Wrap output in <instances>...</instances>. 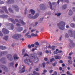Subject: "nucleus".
I'll list each match as a JSON object with an SVG mask.
<instances>
[{
    "mask_svg": "<svg viewBox=\"0 0 75 75\" xmlns=\"http://www.w3.org/2000/svg\"><path fill=\"white\" fill-rule=\"evenodd\" d=\"M36 53H34L33 54H30L29 55V57L30 59H29V62L31 64H33V62H32V61L34 62L35 63H37L38 62V59L37 57H35V55H36Z\"/></svg>",
    "mask_w": 75,
    "mask_h": 75,
    "instance_id": "obj_1",
    "label": "nucleus"
},
{
    "mask_svg": "<svg viewBox=\"0 0 75 75\" xmlns=\"http://www.w3.org/2000/svg\"><path fill=\"white\" fill-rule=\"evenodd\" d=\"M65 23L63 21L61 22L59 24V27L61 30H64L65 29Z\"/></svg>",
    "mask_w": 75,
    "mask_h": 75,
    "instance_id": "obj_2",
    "label": "nucleus"
},
{
    "mask_svg": "<svg viewBox=\"0 0 75 75\" xmlns=\"http://www.w3.org/2000/svg\"><path fill=\"white\" fill-rule=\"evenodd\" d=\"M21 34L18 35L17 34H16L12 36V38H14L15 39H17V40H19L21 38Z\"/></svg>",
    "mask_w": 75,
    "mask_h": 75,
    "instance_id": "obj_3",
    "label": "nucleus"
},
{
    "mask_svg": "<svg viewBox=\"0 0 75 75\" xmlns=\"http://www.w3.org/2000/svg\"><path fill=\"white\" fill-rule=\"evenodd\" d=\"M39 16V13H36L34 16H32L30 18L32 19H36Z\"/></svg>",
    "mask_w": 75,
    "mask_h": 75,
    "instance_id": "obj_4",
    "label": "nucleus"
},
{
    "mask_svg": "<svg viewBox=\"0 0 75 75\" xmlns=\"http://www.w3.org/2000/svg\"><path fill=\"white\" fill-rule=\"evenodd\" d=\"M2 32L4 34H7L9 33V32L7 29L4 28L2 29Z\"/></svg>",
    "mask_w": 75,
    "mask_h": 75,
    "instance_id": "obj_5",
    "label": "nucleus"
},
{
    "mask_svg": "<svg viewBox=\"0 0 75 75\" xmlns=\"http://www.w3.org/2000/svg\"><path fill=\"white\" fill-rule=\"evenodd\" d=\"M7 57L9 61H12L13 60V57L11 54H8L7 56Z\"/></svg>",
    "mask_w": 75,
    "mask_h": 75,
    "instance_id": "obj_6",
    "label": "nucleus"
},
{
    "mask_svg": "<svg viewBox=\"0 0 75 75\" xmlns=\"http://www.w3.org/2000/svg\"><path fill=\"white\" fill-rule=\"evenodd\" d=\"M40 7L41 10H44V9H45V6L44 4H40Z\"/></svg>",
    "mask_w": 75,
    "mask_h": 75,
    "instance_id": "obj_7",
    "label": "nucleus"
},
{
    "mask_svg": "<svg viewBox=\"0 0 75 75\" xmlns=\"http://www.w3.org/2000/svg\"><path fill=\"white\" fill-rule=\"evenodd\" d=\"M24 62L25 64L28 65H30V64L29 63V61L27 59H24Z\"/></svg>",
    "mask_w": 75,
    "mask_h": 75,
    "instance_id": "obj_8",
    "label": "nucleus"
},
{
    "mask_svg": "<svg viewBox=\"0 0 75 75\" xmlns=\"http://www.w3.org/2000/svg\"><path fill=\"white\" fill-rule=\"evenodd\" d=\"M68 33L70 37H72L74 35V34H73V33H72V31L71 30H69Z\"/></svg>",
    "mask_w": 75,
    "mask_h": 75,
    "instance_id": "obj_9",
    "label": "nucleus"
},
{
    "mask_svg": "<svg viewBox=\"0 0 75 75\" xmlns=\"http://www.w3.org/2000/svg\"><path fill=\"white\" fill-rule=\"evenodd\" d=\"M25 66H23L21 70L20 71V72L21 73H22V72H25Z\"/></svg>",
    "mask_w": 75,
    "mask_h": 75,
    "instance_id": "obj_10",
    "label": "nucleus"
},
{
    "mask_svg": "<svg viewBox=\"0 0 75 75\" xmlns=\"http://www.w3.org/2000/svg\"><path fill=\"white\" fill-rule=\"evenodd\" d=\"M29 12H31L32 16H34V14H35V11L33 9H30L29 11Z\"/></svg>",
    "mask_w": 75,
    "mask_h": 75,
    "instance_id": "obj_11",
    "label": "nucleus"
},
{
    "mask_svg": "<svg viewBox=\"0 0 75 75\" xmlns=\"http://www.w3.org/2000/svg\"><path fill=\"white\" fill-rule=\"evenodd\" d=\"M54 57H55V59H60L61 58V57L57 55L54 56Z\"/></svg>",
    "mask_w": 75,
    "mask_h": 75,
    "instance_id": "obj_12",
    "label": "nucleus"
},
{
    "mask_svg": "<svg viewBox=\"0 0 75 75\" xmlns=\"http://www.w3.org/2000/svg\"><path fill=\"white\" fill-rule=\"evenodd\" d=\"M7 51L2 52L1 53H0V57H1V56L4 54H7Z\"/></svg>",
    "mask_w": 75,
    "mask_h": 75,
    "instance_id": "obj_13",
    "label": "nucleus"
},
{
    "mask_svg": "<svg viewBox=\"0 0 75 75\" xmlns=\"http://www.w3.org/2000/svg\"><path fill=\"white\" fill-rule=\"evenodd\" d=\"M73 14V12H72V11L71 10H70L69 11V16H71Z\"/></svg>",
    "mask_w": 75,
    "mask_h": 75,
    "instance_id": "obj_14",
    "label": "nucleus"
},
{
    "mask_svg": "<svg viewBox=\"0 0 75 75\" xmlns=\"http://www.w3.org/2000/svg\"><path fill=\"white\" fill-rule=\"evenodd\" d=\"M0 49L1 50H6V47L5 46H0Z\"/></svg>",
    "mask_w": 75,
    "mask_h": 75,
    "instance_id": "obj_15",
    "label": "nucleus"
},
{
    "mask_svg": "<svg viewBox=\"0 0 75 75\" xmlns=\"http://www.w3.org/2000/svg\"><path fill=\"white\" fill-rule=\"evenodd\" d=\"M14 0H8L6 2L7 3H11L13 2H14Z\"/></svg>",
    "mask_w": 75,
    "mask_h": 75,
    "instance_id": "obj_16",
    "label": "nucleus"
},
{
    "mask_svg": "<svg viewBox=\"0 0 75 75\" xmlns=\"http://www.w3.org/2000/svg\"><path fill=\"white\" fill-rule=\"evenodd\" d=\"M13 7L15 8V10H16V11H17V10H18V6H17L16 5H15L14 6H13Z\"/></svg>",
    "mask_w": 75,
    "mask_h": 75,
    "instance_id": "obj_17",
    "label": "nucleus"
},
{
    "mask_svg": "<svg viewBox=\"0 0 75 75\" xmlns=\"http://www.w3.org/2000/svg\"><path fill=\"white\" fill-rule=\"evenodd\" d=\"M58 49H56V51H54V54H57L58 53Z\"/></svg>",
    "mask_w": 75,
    "mask_h": 75,
    "instance_id": "obj_18",
    "label": "nucleus"
},
{
    "mask_svg": "<svg viewBox=\"0 0 75 75\" xmlns=\"http://www.w3.org/2000/svg\"><path fill=\"white\" fill-rule=\"evenodd\" d=\"M4 39L6 40V41L8 39V36H5L4 38Z\"/></svg>",
    "mask_w": 75,
    "mask_h": 75,
    "instance_id": "obj_19",
    "label": "nucleus"
},
{
    "mask_svg": "<svg viewBox=\"0 0 75 75\" xmlns=\"http://www.w3.org/2000/svg\"><path fill=\"white\" fill-rule=\"evenodd\" d=\"M3 8L5 10L6 13H8V11L6 9V7L5 6H4L3 7Z\"/></svg>",
    "mask_w": 75,
    "mask_h": 75,
    "instance_id": "obj_20",
    "label": "nucleus"
},
{
    "mask_svg": "<svg viewBox=\"0 0 75 75\" xmlns=\"http://www.w3.org/2000/svg\"><path fill=\"white\" fill-rule=\"evenodd\" d=\"M70 26L71 27L75 28V25L73 23H71L70 24Z\"/></svg>",
    "mask_w": 75,
    "mask_h": 75,
    "instance_id": "obj_21",
    "label": "nucleus"
},
{
    "mask_svg": "<svg viewBox=\"0 0 75 75\" xmlns=\"http://www.w3.org/2000/svg\"><path fill=\"white\" fill-rule=\"evenodd\" d=\"M67 5L66 4L63 5L62 6V8H64V9H65V8H67Z\"/></svg>",
    "mask_w": 75,
    "mask_h": 75,
    "instance_id": "obj_22",
    "label": "nucleus"
},
{
    "mask_svg": "<svg viewBox=\"0 0 75 75\" xmlns=\"http://www.w3.org/2000/svg\"><path fill=\"white\" fill-rule=\"evenodd\" d=\"M38 35V34H35L34 33H32L31 34V36L32 37H36Z\"/></svg>",
    "mask_w": 75,
    "mask_h": 75,
    "instance_id": "obj_23",
    "label": "nucleus"
},
{
    "mask_svg": "<svg viewBox=\"0 0 75 75\" xmlns=\"http://www.w3.org/2000/svg\"><path fill=\"white\" fill-rule=\"evenodd\" d=\"M68 62L69 65H71V64H72V61L71 60H69Z\"/></svg>",
    "mask_w": 75,
    "mask_h": 75,
    "instance_id": "obj_24",
    "label": "nucleus"
},
{
    "mask_svg": "<svg viewBox=\"0 0 75 75\" xmlns=\"http://www.w3.org/2000/svg\"><path fill=\"white\" fill-rule=\"evenodd\" d=\"M20 23L21 24H22V25H25V23L23 21L21 20H20Z\"/></svg>",
    "mask_w": 75,
    "mask_h": 75,
    "instance_id": "obj_25",
    "label": "nucleus"
},
{
    "mask_svg": "<svg viewBox=\"0 0 75 75\" xmlns=\"http://www.w3.org/2000/svg\"><path fill=\"white\" fill-rule=\"evenodd\" d=\"M14 60H15L16 59H18V58H19V57H17V56H14L13 57Z\"/></svg>",
    "mask_w": 75,
    "mask_h": 75,
    "instance_id": "obj_26",
    "label": "nucleus"
},
{
    "mask_svg": "<svg viewBox=\"0 0 75 75\" xmlns=\"http://www.w3.org/2000/svg\"><path fill=\"white\" fill-rule=\"evenodd\" d=\"M43 18H40L39 20V23H41V22H42V21H43Z\"/></svg>",
    "mask_w": 75,
    "mask_h": 75,
    "instance_id": "obj_27",
    "label": "nucleus"
},
{
    "mask_svg": "<svg viewBox=\"0 0 75 75\" xmlns=\"http://www.w3.org/2000/svg\"><path fill=\"white\" fill-rule=\"evenodd\" d=\"M48 4H49L50 6V8L51 10H52V5H51V3L50 2H49L48 3Z\"/></svg>",
    "mask_w": 75,
    "mask_h": 75,
    "instance_id": "obj_28",
    "label": "nucleus"
},
{
    "mask_svg": "<svg viewBox=\"0 0 75 75\" xmlns=\"http://www.w3.org/2000/svg\"><path fill=\"white\" fill-rule=\"evenodd\" d=\"M52 50H53V51L55 50V46H53L51 47V49Z\"/></svg>",
    "mask_w": 75,
    "mask_h": 75,
    "instance_id": "obj_29",
    "label": "nucleus"
},
{
    "mask_svg": "<svg viewBox=\"0 0 75 75\" xmlns=\"http://www.w3.org/2000/svg\"><path fill=\"white\" fill-rule=\"evenodd\" d=\"M27 8H25L24 11L25 15H26V14H27Z\"/></svg>",
    "mask_w": 75,
    "mask_h": 75,
    "instance_id": "obj_30",
    "label": "nucleus"
},
{
    "mask_svg": "<svg viewBox=\"0 0 75 75\" xmlns=\"http://www.w3.org/2000/svg\"><path fill=\"white\" fill-rule=\"evenodd\" d=\"M65 37L66 38H67L69 37V36H68V35L67 33H66L65 35Z\"/></svg>",
    "mask_w": 75,
    "mask_h": 75,
    "instance_id": "obj_31",
    "label": "nucleus"
},
{
    "mask_svg": "<svg viewBox=\"0 0 75 75\" xmlns=\"http://www.w3.org/2000/svg\"><path fill=\"white\" fill-rule=\"evenodd\" d=\"M30 34V31H28V32L25 35V37H27L28 34Z\"/></svg>",
    "mask_w": 75,
    "mask_h": 75,
    "instance_id": "obj_32",
    "label": "nucleus"
},
{
    "mask_svg": "<svg viewBox=\"0 0 75 75\" xmlns=\"http://www.w3.org/2000/svg\"><path fill=\"white\" fill-rule=\"evenodd\" d=\"M42 66H43V68H45V63H43L42 64Z\"/></svg>",
    "mask_w": 75,
    "mask_h": 75,
    "instance_id": "obj_33",
    "label": "nucleus"
},
{
    "mask_svg": "<svg viewBox=\"0 0 75 75\" xmlns=\"http://www.w3.org/2000/svg\"><path fill=\"white\" fill-rule=\"evenodd\" d=\"M61 14L60 13H57V14H56L55 15H57V17H59V16H60V15Z\"/></svg>",
    "mask_w": 75,
    "mask_h": 75,
    "instance_id": "obj_34",
    "label": "nucleus"
},
{
    "mask_svg": "<svg viewBox=\"0 0 75 75\" xmlns=\"http://www.w3.org/2000/svg\"><path fill=\"white\" fill-rule=\"evenodd\" d=\"M60 1H61V2H64V0H58L57 1V3H58V4H59V3Z\"/></svg>",
    "mask_w": 75,
    "mask_h": 75,
    "instance_id": "obj_35",
    "label": "nucleus"
},
{
    "mask_svg": "<svg viewBox=\"0 0 75 75\" xmlns=\"http://www.w3.org/2000/svg\"><path fill=\"white\" fill-rule=\"evenodd\" d=\"M24 57H29V56L28 54L25 53L24 55Z\"/></svg>",
    "mask_w": 75,
    "mask_h": 75,
    "instance_id": "obj_36",
    "label": "nucleus"
},
{
    "mask_svg": "<svg viewBox=\"0 0 75 75\" xmlns=\"http://www.w3.org/2000/svg\"><path fill=\"white\" fill-rule=\"evenodd\" d=\"M2 17H7V15H2Z\"/></svg>",
    "mask_w": 75,
    "mask_h": 75,
    "instance_id": "obj_37",
    "label": "nucleus"
},
{
    "mask_svg": "<svg viewBox=\"0 0 75 75\" xmlns=\"http://www.w3.org/2000/svg\"><path fill=\"white\" fill-rule=\"evenodd\" d=\"M27 37L28 38H31V35H27Z\"/></svg>",
    "mask_w": 75,
    "mask_h": 75,
    "instance_id": "obj_38",
    "label": "nucleus"
},
{
    "mask_svg": "<svg viewBox=\"0 0 75 75\" xmlns=\"http://www.w3.org/2000/svg\"><path fill=\"white\" fill-rule=\"evenodd\" d=\"M23 31V28L21 27L19 29V31Z\"/></svg>",
    "mask_w": 75,
    "mask_h": 75,
    "instance_id": "obj_39",
    "label": "nucleus"
},
{
    "mask_svg": "<svg viewBox=\"0 0 75 75\" xmlns=\"http://www.w3.org/2000/svg\"><path fill=\"white\" fill-rule=\"evenodd\" d=\"M55 61V59H54V58H53L52 59H50V62H52V61Z\"/></svg>",
    "mask_w": 75,
    "mask_h": 75,
    "instance_id": "obj_40",
    "label": "nucleus"
},
{
    "mask_svg": "<svg viewBox=\"0 0 75 75\" xmlns=\"http://www.w3.org/2000/svg\"><path fill=\"white\" fill-rule=\"evenodd\" d=\"M38 54L39 55H41V54H42V53L41 52H38Z\"/></svg>",
    "mask_w": 75,
    "mask_h": 75,
    "instance_id": "obj_41",
    "label": "nucleus"
},
{
    "mask_svg": "<svg viewBox=\"0 0 75 75\" xmlns=\"http://www.w3.org/2000/svg\"><path fill=\"white\" fill-rule=\"evenodd\" d=\"M0 36L1 37L3 36V34H2V33H1V31H0Z\"/></svg>",
    "mask_w": 75,
    "mask_h": 75,
    "instance_id": "obj_42",
    "label": "nucleus"
},
{
    "mask_svg": "<svg viewBox=\"0 0 75 75\" xmlns=\"http://www.w3.org/2000/svg\"><path fill=\"white\" fill-rule=\"evenodd\" d=\"M8 10L10 12H12L13 11V10H12V9H11L10 8H9Z\"/></svg>",
    "mask_w": 75,
    "mask_h": 75,
    "instance_id": "obj_43",
    "label": "nucleus"
},
{
    "mask_svg": "<svg viewBox=\"0 0 75 75\" xmlns=\"http://www.w3.org/2000/svg\"><path fill=\"white\" fill-rule=\"evenodd\" d=\"M13 28H14V26L13 25H12L11 28V30H13Z\"/></svg>",
    "mask_w": 75,
    "mask_h": 75,
    "instance_id": "obj_44",
    "label": "nucleus"
},
{
    "mask_svg": "<svg viewBox=\"0 0 75 75\" xmlns=\"http://www.w3.org/2000/svg\"><path fill=\"white\" fill-rule=\"evenodd\" d=\"M35 31V30H32L30 31V33H33V32H34V31Z\"/></svg>",
    "mask_w": 75,
    "mask_h": 75,
    "instance_id": "obj_45",
    "label": "nucleus"
},
{
    "mask_svg": "<svg viewBox=\"0 0 75 75\" xmlns=\"http://www.w3.org/2000/svg\"><path fill=\"white\" fill-rule=\"evenodd\" d=\"M37 50V49H36V48H35V49L33 48L31 50V51H33V52H34V51H35V50Z\"/></svg>",
    "mask_w": 75,
    "mask_h": 75,
    "instance_id": "obj_46",
    "label": "nucleus"
},
{
    "mask_svg": "<svg viewBox=\"0 0 75 75\" xmlns=\"http://www.w3.org/2000/svg\"><path fill=\"white\" fill-rule=\"evenodd\" d=\"M25 52V50L23 49V52H22V54L23 55H24V52Z\"/></svg>",
    "mask_w": 75,
    "mask_h": 75,
    "instance_id": "obj_47",
    "label": "nucleus"
},
{
    "mask_svg": "<svg viewBox=\"0 0 75 75\" xmlns=\"http://www.w3.org/2000/svg\"><path fill=\"white\" fill-rule=\"evenodd\" d=\"M72 54H73V52H71L69 53V56H71V55H72Z\"/></svg>",
    "mask_w": 75,
    "mask_h": 75,
    "instance_id": "obj_48",
    "label": "nucleus"
},
{
    "mask_svg": "<svg viewBox=\"0 0 75 75\" xmlns=\"http://www.w3.org/2000/svg\"><path fill=\"white\" fill-rule=\"evenodd\" d=\"M28 47L29 48H31V46L30 45H28Z\"/></svg>",
    "mask_w": 75,
    "mask_h": 75,
    "instance_id": "obj_49",
    "label": "nucleus"
},
{
    "mask_svg": "<svg viewBox=\"0 0 75 75\" xmlns=\"http://www.w3.org/2000/svg\"><path fill=\"white\" fill-rule=\"evenodd\" d=\"M68 58L69 59L71 60V59H72V57L71 56H68Z\"/></svg>",
    "mask_w": 75,
    "mask_h": 75,
    "instance_id": "obj_50",
    "label": "nucleus"
},
{
    "mask_svg": "<svg viewBox=\"0 0 75 75\" xmlns=\"http://www.w3.org/2000/svg\"><path fill=\"white\" fill-rule=\"evenodd\" d=\"M54 75H57V72L56 71H54Z\"/></svg>",
    "mask_w": 75,
    "mask_h": 75,
    "instance_id": "obj_51",
    "label": "nucleus"
},
{
    "mask_svg": "<svg viewBox=\"0 0 75 75\" xmlns=\"http://www.w3.org/2000/svg\"><path fill=\"white\" fill-rule=\"evenodd\" d=\"M59 63H63V61L62 60H60V61H59Z\"/></svg>",
    "mask_w": 75,
    "mask_h": 75,
    "instance_id": "obj_52",
    "label": "nucleus"
},
{
    "mask_svg": "<svg viewBox=\"0 0 75 75\" xmlns=\"http://www.w3.org/2000/svg\"><path fill=\"white\" fill-rule=\"evenodd\" d=\"M11 65H14V62H12L11 63Z\"/></svg>",
    "mask_w": 75,
    "mask_h": 75,
    "instance_id": "obj_53",
    "label": "nucleus"
},
{
    "mask_svg": "<svg viewBox=\"0 0 75 75\" xmlns=\"http://www.w3.org/2000/svg\"><path fill=\"white\" fill-rule=\"evenodd\" d=\"M36 45H39V43H38V42H36Z\"/></svg>",
    "mask_w": 75,
    "mask_h": 75,
    "instance_id": "obj_54",
    "label": "nucleus"
},
{
    "mask_svg": "<svg viewBox=\"0 0 75 75\" xmlns=\"http://www.w3.org/2000/svg\"><path fill=\"white\" fill-rule=\"evenodd\" d=\"M0 4H4V2L3 1H1V0H0Z\"/></svg>",
    "mask_w": 75,
    "mask_h": 75,
    "instance_id": "obj_55",
    "label": "nucleus"
},
{
    "mask_svg": "<svg viewBox=\"0 0 75 75\" xmlns=\"http://www.w3.org/2000/svg\"><path fill=\"white\" fill-rule=\"evenodd\" d=\"M66 27L67 28H68L69 27V25H66Z\"/></svg>",
    "mask_w": 75,
    "mask_h": 75,
    "instance_id": "obj_56",
    "label": "nucleus"
},
{
    "mask_svg": "<svg viewBox=\"0 0 75 75\" xmlns=\"http://www.w3.org/2000/svg\"><path fill=\"white\" fill-rule=\"evenodd\" d=\"M53 72V70H51L49 71L50 73H52Z\"/></svg>",
    "mask_w": 75,
    "mask_h": 75,
    "instance_id": "obj_57",
    "label": "nucleus"
},
{
    "mask_svg": "<svg viewBox=\"0 0 75 75\" xmlns=\"http://www.w3.org/2000/svg\"><path fill=\"white\" fill-rule=\"evenodd\" d=\"M64 1H65V2H66V3H68V2H69L68 0H64Z\"/></svg>",
    "mask_w": 75,
    "mask_h": 75,
    "instance_id": "obj_58",
    "label": "nucleus"
},
{
    "mask_svg": "<svg viewBox=\"0 0 75 75\" xmlns=\"http://www.w3.org/2000/svg\"><path fill=\"white\" fill-rule=\"evenodd\" d=\"M58 53H61V52H62V51L61 50L58 51Z\"/></svg>",
    "mask_w": 75,
    "mask_h": 75,
    "instance_id": "obj_59",
    "label": "nucleus"
},
{
    "mask_svg": "<svg viewBox=\"0 0 75 75\" xmlns=\"http://www.w3.org/2000/svg\"><path fill=\"white\" fill-rule=\"evenodd\" d=\"M17 66H18V63H17L15 64V67H17Z\"/></svg>",
    "mask_w": 75,
    "mask_h": 75,
    "instance_id": "obj_60",
    "label": "nucleus"
},
{
    "mask_svg": "<svg viewBox=\"0 0 75 75\" xmlns=\"http://www.w3.org/2000/svg\"><path fill=\"white\" fill-rule=\"evenodd\" d=\"M72 9H73V11H75V7H74Z\"/></svg>",
    "mask_w": 75,
    "mask_h": 75,
    "instance_id": "obj_61",
    "label": "nucleus"
},
{
    "mask_svg": "<svg viewBox=\"0 0 75 75\" xmlns=\"http://www.w3.org/2000/svg\"><path fill=\"white\" fill-rule=\"evenodd\" d=\"M26 31H27V30H26V29L23 32V33H25L26 32Z\"/></svg>",
    "mask_w": 75,
    "mask_h": 75,
    "instance_id": "obj_62",
    "label": "nucleus"
},
{
    "mask_svg": "<svg viewBox=\"0 0 75 75\" xmlns=\"http://www.w3.org/2000/svg\"><path fill=\"white\" fill-rule=\"evenodd\" d=\"M44 59L45 61H47L48 60V58H45Z\"/></svg>",
    "mask_w": 75,
    "mask_h": 75,
    "instance_id": "obj_63",
    "label": "nucleus"
},
{
    "mask_svg": "<svg viewBox=\"0 0 75 75\" xmlns=\"http://www.w3.org/2000/svg\"><path fill=\"white\" fill-rule=\"evenodd\" d=\"M47 72V71L46 70H44L43 71V72Z\"/></svg>",
    "mask_w": 75,
    "mask_h": 75,
    "instance_id": "obj_64",
    "label": "nucleus"
}]
</instances>
